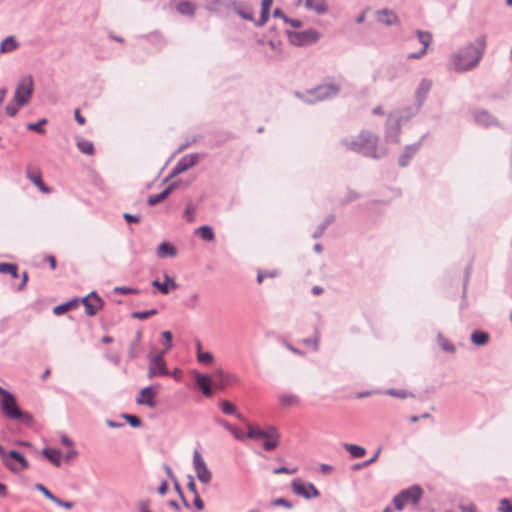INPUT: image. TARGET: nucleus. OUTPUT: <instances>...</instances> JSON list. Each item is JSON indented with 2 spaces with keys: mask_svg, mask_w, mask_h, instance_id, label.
<instances>
[{
  "mask_svg": "<svg viewBox=\"0 0 512 512\" xmlns=\"http://www.w3.org/2000/svg\"><path fill=\"white\" fill-rule=\"evenodd\" d=\"M487 38L478 36L471 42L451 55L450 62L455 72L461 73L474 69L483 57Z\"/></svg>",
  "mask_w": 512,
  "mask_h": 512,
  "instance_id": "f257e3e1",
  "label": "nucleus"
},
{
  "mask_svg": "<svg viewBox=\"0 0 512 512\" xmlns=\"http://www.w3.org/2000/svg\"><path fill=\"white\" fill-rule=\"evenodd\" d=\"M377 143L378 137L369 131H362L356 141H343V144L347 149L359 152L366 157L374 159L383 157L386 154L384 149L378 148Z\"/></svg>",
  "mask_w": 512,
  "mask_h": 512,
  "instance_id": "f03ea898",
  "label": "nucleus"
},
{
  "mask_svg": "<svg viewBox=\"0 0 512 512\" xmlns=\"http://www.w3.org/2000/svg\"><path fill=\"white\" fill-rule=\"evenodd\" d=\"M340 86L337 84H323L304 93L296 92L295 96L307 104H314L318 101H325L338 95Z\"/></svg>",
  "mask_w": 512,
  "mask_h": 512,
  "instance_id": "7ed1b4c3",
  "label": "nucleus"
},
{
  "mask_svg": "<svg viewBox=\"0 0 512 512\" xmlns=\"http://www.w3.org/2000/svg\"><path fill=\"white\" fill-rule=\"evenodd\" d=\"M1 409L4 415L8 419L21 420L26 424H30L33 421V417L30 413L22 411L18 405L15 396L7 391L0 402Z\"/></svg>",
  "mask_w": 512,
  "mask_h": 512,
  "instance_id": "20e7f679",
  "label": "nucleus"
},
{
  "mask_svg": "<svg viewBox=\"0 0 512 512\" xmlns=\"http://www.w3.org/2000/svg\"><path fill=\"white\" fill-rule=\"evenodd\" d=\"M34 90V81L31 75L21 77L16 85L14 92V102L18 106H24L29 103Z\"/></svg>",
  "mask_w": 512,
  "mask_h": 512,
  "instance_id": "39448f33",
  "label": "nucleus"
},
{
  "mask_svg": "<svg viewBox=\"0 0 512 512\" xmlns=\"http://www.w3.org/2000/svg\"><path fill=\"white\" fill-rule=\"evenodd\" d=\"M423 491L420 486L413 485L396 495L393 499L394 506L397 510H402L407 504L417 505L422 497Z\"/></svg>",
  "mask_w": 512,
  "mask_h": 512,
  "instance_id": "423d86ee",
  "label": "nucleus"
},
{
  "mask_svg": "<svg viewBox=\"0 0 512 512\" xmlns=\"http://www.w3.org/2000/svg\"><path fill=\"white\" fill-rule=\"evenodd\" d=\"M287 36L292 45L304 46L314 43L318 40L319 34L313 30L308 29L305 31H287Z\"/></svg>",
  "mask_w": 512,
  "mask_h": 512,
  "instance_id": "0eeeda50",
  "label": "nucleus"
},
{
  "mask_svg": "<svg viewBox=\"0 0 512 512\" xmlns=\"http://www.w3.org/2000/svg\"><path fill=\"white\" fill-rule=\"evenodd\" d=\"M193 468L198 480L203 484H209L212 480V473L208 469L201 453L195 450L193 453Z\"/></svg>",
  "mask_w": 512,
  "mask_h": 512,
  "instance_id": "6e6552de",
  "label": "nucleus"
},
{
  "mask_svg": "<svg viewBox=\"0 0 512 512\" xmlns=\"http://www.w3.org/2000/svg\"><path fill=\"white\" fill-rule=\"evenodd\" d=\"M164 353L153 355L150 357L147 376L152 379L157 376L170 375V371L166 367V362L163 357Z\"/></svg>",
  "mask_w": 512,
  "mask_h": 512,
  "instance_id": "1a4fd4ad",
  "label": "nucleus"
},
{
  "mask_svg": "<svg viewBox=\"0 0 512 512\" xmlns=\"http://www.w3.org/2000/svg\"><path fill=\"white\" fill-rule=\"evenodd\" d=\"M199 158V154L197 153L183 156L174 166L170 174L165 178L164 182L171 180L172 178L195 166L198 163Z\"/></svg>",
  "mask_w": 512,
  "mask_h": 512,
  "instance_id": "9d476101",
  "label": "nucleus"
},
{
  "mask_svg": "<svg viewBox=\"0 0 512 512\" xmlns=\"http://www.w3.org/2000/svg\"><path fill=\"white\" fill-rule=\"evenodd\" d=\"M292 490L295 494L306 499H312L319 496V491L312 483H304L300 479H294L292 482Z\"/></svg>",
  "mask_w": 512,
  "mask_h": 512,
  "instance_id": "9b49d317",
  "label": "nucleus"
},
{
  "mask_svg": "<svg viewBox=\"0 0 512 512\" xmlns=\"http://www.w3.org/2000/svg\"><path fill=\"white\" fill-rule=\"evenodd\" d=\"M401 123L399 118H396L394 114H389L385 128V140L395 144L399 143Z\"/></svg>",
  "mask_w": 512,
  "mask_h": 512,
  "instance_id": "f8f14e48",
  "label": "nucleus"
},
{
  "mask_svg": "<svg viewBox=\"0 0 512 512\" xmlns=\"http://www.w3.org/2000/svg\"><path fill=\"white\" fill-rule=\"evenodd\" d=\"M238 379L235 375L227 373L222 369L216 370L212 375V385L215 389L222 390L228 385L237 382Z\"/></svg>",
  "mask_w": 512,
  "mask_h": 512,
  "instance_id": "ddd939ff",
  "label": "nucleus"
},
{
  "mask_svg": "<svg viewBox=\"0 0 512 512\" xmlns=\"http://www.w3.org/2000/svg\"><path fill=\"white\" fill-rule=\"evenodd\" d=\"M82 302L85 306V312L89 316H94L103 306L102 299L94 291L84 297Z\"/></svg>",
  "mask_w": 512,
  "mask_h": 512,
  "instance_id": "4468645a",
  "label": "nucleus"
},
{
  "mask_svg": "<svg viewBox=\"0 0 512 512\" xmlns=\"http://www.w3.org/2000/svg\"><path fill=\"white\" fill-rule=\"evenodd\" d=\"M157 392L154 390L153 386H147L142 388L137 397L136 403L138 405H145L149 408H154L156 406V402L154 400Z\"/></svg>",
  "mask_w": 512,
  "mask_h": 512,
  "instance_id": "2eb2a0df",
  "label": "nucleus"
},
{
  "mask_svg": "<svg viewBox=\"0 0 512 512\" xmlns=\"http://www.w3.org/2000/svg\"><path fill=\"white\" fill-rule=\"evenodd\" d=\"M432 87V82L429 79H422L415 91L416 105L421 107L426 100L428 93Z\"/></svg>",
  "mask_w": 512,
  "mask_h": 512,
  "instance_id": "dca6fc26",
  "label": "nucleus"
},
{
  "mask_svg": "<svg viewBox=\"0 0 512 512\" xmlns=\"http://www.w3.org/2000/svg\"><path fill=\"white\" fill-rule=\"evenodd\" d=\"M163 277L164 282L162 283L159 281V279L152 281V286L157 288L162 294L167 295L171 289L175 290L178 288V284L167 273H165Z\"/></svg>",
  "mask_w": 512,
  "mask_h": 512,
  "instance_id": "f3484780",
  "label": "nucleus"
},
{
  "mask_svg": "<svg viewBox=\"0 0 512 512\" xmlns=\"http://www.w3.org/2000/svg\"><path fill=\"white\" fill-rule=\"evenodd\" d=\"M304 4V7L309 11L322 15L328 11V6L325 0H298L297 4Z\"/></svg>",
  "mask_w": 512,
  "mask_h": 512,
  "instance_id": "a211bd4d",
  "label": "nucleus"
},
{
  "mask_svg": "<svg viewBox=\"0 0 512 512\" xmlns=\"http://www.w3.org/2000/svg\"><path fill=\"white\" fill-rule=\"evenodd\" d=\"M377 21L387 26L396 25L399 22L398 16L390 9H382L376 12Z\"/></svg>",
  "mask_w": 512,
  "mask_h": 512,
  "instance_id": "6ab92c4d",
  "label": "nucleus"
},
{
  "mask_svg": "<svg viewBox=\"0 0 512 512\" xmlns=\"http://www.w3.org/2000/svg\"><path fill=\"white\" fill-rule=\"evenodd\" d=\"M195 381L197 386L201 389L202 393L210 397L213 394L211 385H212V377L204 374L197 373L195 376Z\"/></svg>",
  "mask_w": 512,
  "mask_h": 512,
  "instance_id": "aec40b11",
  "label": "nucleus"
},
{
  "mask_svg": "<svg viewBox=\"0 0 512 512\" xmlns=\"http://www.w3.org/2000/svg\"><path fill=\"white\" fill-rule=\"evenodd\" d=\"M421 142L414 143L405 147L403 154L399 158V165L405 167L408 165L414 154L418 151Z\"/></svg>",
  "mask_w": 512,
  "mask_h": 512,
  "instance_id": "412c9836",
  "label": "nucleus"
},
{
  "mask_svg": "<svg viewBox=\"0 0 512 512\" xmlns=\"http://www.w3.org/2000/svg\"><path fill=\"white\" fill-rule=\"evenodd\" d=\"M20 44L14 36H7L0 42V54L11 53L19 48Z\"/></svg>",
  "mask_w": 512,
  "mask_h": 512,
  "instance_id": "4be33fe9",
  "label": "nucleus"
},
{
  "mask_svg": "<svg viewBox=\"0 0 512 512\" xmlns=\"http://www.w3.org/2000/svg\"><path fill=\"white\" fill-rule=\"evenodd\" d=\"M41 454L49 460L55 467H60L62 464L61 452L54 448H44Z\"/></svg>",
  "mask_w": 512,
  "mask_h": 512,
  "instance_id": "5701e85b",
  "label": "nucleus"
},
{
  "mask_svg": "<svg viewBox=\"0 0 512 512\" xmlns=\"http://www.w3.org/2000/svg\"><path fill=\"white\" fill-rule=\"evenodd\" d=\"M156 254L159 258L175 257L177 250L172 244L162 242L158 245Z\"/></svg>",
  "mask_w": 512,
  "mask_h": 512,
  "instance_id": "b1692460",
  "label": "nucleus"
},
{
  "mask_svg": "<svg viewBox=\"0 0 512 512\" xmlns=\"http://www.w3.org/2000/svg\"><path fill=\"white\" fill-rule=\"evenodd\" d=\"M175 187H176V184L172 183L161 193L150 195L148 197L147 203L150 206H154V205L160 203L161 201H163L165 198H167L172 193V191L175 189Z\"/></svg>",
  "mask_w": 512,
  "mask_h": 512,
  "instance_id": "393cba45",
  "label": "nucleus"
},
{
  "mask_svg": "<svg viewBox=\"0 0 512 512\" xmlns=\"http://www.w3.org/2000/svg\"><path fill=\"white\" fill-rule=\"evenodd\" d=\"M421 107H418V105L406 107L401 110H399L396 113H393L396 118H399V123L402 121H408L410 118H412L414 115L418 113Z\"/></svg>",
  "mask_w": 512,
  "mask_h": 512,
  "instance_id": "a878e982",
  "label": "nucleus"
},
{
  "mask_svg": "<svg viewBox=\"0 0 512 512\" xmlns=\"http://www.w3.org/2000/svg\"><path fill=\"white\" fill-rule=\"evenodd\" d=\"M273 0H262L261 3V14L259 19L256 21V26L260 27L266 24L270 15V8L272 6Z\"/></svg>",
  "mask_w": 512,
  "mask_h": 512,
  "instance_id": "bb28decb",
  "label": "nucleus"
},
{
  "mask_svg": "<svg viewBox=\"0 0 512 512\" xmlns=\"http://www.w3.org/2000/svg\"><path fill=\"white\" fill-rule=\"evenodd\" d=\"M7 456L11 462H12V460H16L19 463L20 466H17L16 464H14L18 468L17 472H20L21 470H26L29 468L28 461L20 452H18L16 450H12L9 453H7Z\"/></svg>",
  "mask_w": 512,
  "mask_h": 512,
  "instance_id": "cd10ccee",
  "label": "nucleus"
},
{
  "mask_svg": "<svg viewBox=\"0 0 512 512\" xmlns=\"http://www.w3.org/2000/svg\"><path fill=\"white\" fill-rule=\"evenodd\" d=\"M343 448L349 452L353 459L361 458L366 454V449L356 444L344 443Z\"/></svg>",
  "mask_w": 512,
  "mask_h": 512,
  "instance_id": "c85d7f7f",
  "label": "nucleus"
},
{
  "mask_svg": "<svg viewBox=\"0 0 512 512\" xmlns=\"http://www.w3.org/2000/svg\"><path fill=\"white\" fill-rule=\"evenodd\" d=\"M471 342L476 346H484L489 341V334L484 331L475 330L471 334Z\"/></svg>",
  "mask_w": 512,
  "mask_h": 512,
  "instance_id": "c756f323",
  "label": "nucleus"
},
{
  "mask_svg": "<svg viewBox=\"0 0 512 512\" xmlns=\"http://www.w3.org/2000/svg\"><path fill=\"white\" fill-rule=\"evenodd\" d=\"M27 178L32 182L34 183L40 191H42L43 193H49L51 190L49 187H47L44 182L42 181V177H41V174L40 173H31V172H27L26 174Z\"/></svg>",
  "mask_w": 512,
  "mask_h": 512,
  "instance_id": "7c9ffc66",
  "label": "nucleus"
},
{
  "mask_svg": "<svg viewBox=\"0 0 512 512\" xmlns=\"http://www.w3.org/2000/svg\"><path fill=\"white\" fill-rule=\"evenodd\" d=\"M278 399H279L280 404L283 407H291V406H295L299 403V398L295 394H289V393L281 394Z\"/></svg>",
  "mask_w": 512,
  "mask_h": 512,
  "instance_id": "2f4dec72",
  "label": "nucleus"
},
{
  "mask_svg": "<svg viewBox=\"0 0 512 512\" xmlns=\"http://www.w3.org/2000/svg\"><path fill=\"white\" fill-rule=\"evenodd\" d=\"M76 145L78 149L84 154L92 155L94 153V145L89 140L78 138Z\"/></svg>",
  "mask_w": 512,
  "mask_h": 512,
  "instance_id": "473e14b6",
  "label": "nucleus"
},
{
  "mask_svg": "<svg viewBox=\"0 0 512 512\" xmlns=\"http://www.w3.org/2000/svg\"><path fill=\"white\" fill-rule=\"evenodd\" d=\"M474 119L477 123L489 126L493 123L494 118L487 111H478L474 115Z\"/></svg>",
  "mask_w": 512,
  "mask_h": 512,
  "instance_id": "72a5a7b5",
  "label": "nucleus"
},
{
  "mask_svg": "<svg viewBox=\"0 0 512 512\" xmlns=\"http://www.w3.org/2000/svg\"><path fill=\"white\" fill-rule=\"evenodd\" d=\"M0 273L2 274H10L13 278H18V267L13 263H0Z\"/></svg>",
  "mask_w": 512,
  "mask_h": 512,
  "instance_id": "f704fd0d",
  "label": "nucleus"
},
{
  "mask_svg": "<svg viewBox=\"0 0 512 512\" xmlns=\"http://www.w3.org/2000/svg\"><path fill=\"white\" fill-rule=\"evenodd\" d=\"M78 305V300H71V301H68V302H65V303H62L60 305H57L54 307L53 309V313L55 315H62L64 314L65 312H67L68 310H70L71 308L75 307Z\"/></svg>",
  "mask_w": 512,
  "mask_h": 512,
  "instance_id": "c9c22d12",
  "label": "nucleus"
},
{
  "mask_svg": "<svg viewBox=\"0 0 512 512\" xmlns=\"http://www.w3.org/2000/svg\"><path fill=\"white\" fill-rule=\"evenodd\" d=\"M177 11L183 15H193L195 11L194 5L189 1L180 2L177 7Z\"/></svg>",
  "mask_w": 512,
  "mask_h": 512,
  "instance_id": "e433bc0d",
  "label": "nucleus"
},
{
  "mask_svg": "<svg viewBox=\"0 0 512 512\" xmlns=\"http://www.w3.org/2000/svg\"><path fill=\"white\" fill-rule=\"evenodd\" d=\"M437 341H438V344L440 345V347L442 348V350H444L445 352H449V353L455 352V346L447 338H445L442 334L437 335Z\"/></svg>",
  "mask_w": 512,
  "mask_h": 512,
  "instance_id": "4c0bfd02",
  "label": "nucleus"
},
{
  "mask_svg": "<svg viewBox=\"0 0 512 512\" xmlns=\"http://www.w3.org/2000/svg\"><path fill=\"white\" fill-rule=\"evenodd\" d=\"M197 231L199 232L201 238L205 241H212L215 238L213 229L208 225L199 227Z\"/></svg>",
  "mask_w": 512,
  "mask_h": 512,
  "instance_id": "58836bf2",
  "label": "nucleus"
},
{
  "mask_svg": "<svg viewBox=\"0 0 512 512\" xmlns=\"http://www.w3.org/2000/svg\"><path fill=\"white\" fill-rule=\"evenodd\" d=\"M416 35L418 41L423 45L424 48H428L432 41V35L428 31L417 30Z\"/></svg>",
  "mask_w": 512,
  "mask_h": 512,
  "instance_id": "ea45409f",
  "label": "nucleus"
},
{
  "mask_svg": "<svg viewBox=\"0 0 512 512\" xmlns=\"http://www.w3.org/2000/svg\"><path fill=\"white\" fill-rule=\"evenodd\" d=\"M273 430V437L272 438H265L266 441L264 442V448L268 451H271L275 449L278 445V439H279V433L275 428H272Z\"/></svg>",
  "mask_w": 512,
  "mask_h": 512,
  "instance_id": "a19ab883",
  "label": "nucleus"
},
{
  "mask_svg": "<svg viewBox=\"0 0 512 512\" xmlns=\"http://www.w3.org/2000/svg\"><path fill=\"white\" fill-rule=\"evenodd\" d=\"M47 123V119L46 118H41L38 122L36 123H28L26 125L27 129L28 130H31V131H34V132H37L39 134H44L45 133V129L43 128V126Z\"/></svg>",
  "mask_w": 512,
  "mask_h": 512,
  "instance_id": "79ce46f5",
  "label": "nucleus"
},
{
  "mask_svg": "<svg viewBox=\"0 0 512 512\" xmlns=\"http://www.w3.org/2000/svg\"><path fill=\"white\" fill-rule=\"evenodd\" d=\"M0 457L2 458V462L3 464L11 471V472H14V473H17L18 471V468L14 465L13 462H11L9 459H8V456H7V452L5 451L4 447L2 445H0Z\"/></svg>",
  "mask_w": 512,
  "mask_h": 512,
  "instance_id": "37998d69",
  "label": "nucleus"
},
{
  "mask_svg": "<svg viewBox=\"0 0 512 512\" xmlns=\"http://www.w3.org/2000/svg\"><path fill=\"white\" fill-rule=\"evenodd\" d=\"M197 360L201 364L210 365L214 361V356L210 352L199 351V353H197Z\"/></svg>",
  "mask_w": 512,
  "mask_h": 512,
  "instance_id": "c03bdc74",
  "label": "nucleus"
},
{
  "mask_svg": "<svg viewBox=\"0 0 512 512\" xmlns=\"http://www.w3.org/2000/svg\"><path fill=\"white\" fill-rule=\"evenodd\" d=\"M266 434L267 433L265 430H262L258 427H253L251 425L248 426L247 437H249V438L259 439V438H263L264 436H266Z\"/></svg>",
  "mask_w": 512,
  "mask_h": 512,
  "instance_id": "a18cd8bd",
  "label": "nucleus"
},
{
  "mask_svg": "<svg viewBox=\"0 0 512 512\" xmlns=\"http://www.w3.org/2000/svg\"><path fill=\"white\" fill-rule=\"evenodd\" d=\"M220 408L222 410V412L224 414H227V415H233V414H236V407L234 404H232L231 402L227 401V400H222L220 402Z\"/></svg>",
  "mask_w": 512,
  "mask_h": 512,
  "instance_id": "49530a36",
  "label": "nucleus"
},
{
  "mask_svg": "<svg viewBox=\"0 0 512 512\" xmlns=\"http://www.w3.org/2000/svg\"><path fill=\"white\" fill-rule=\"evenodd\" d=\"M195 211H196V207L194 206V204L188 203L184 210L183 217L188 222H193L195 220Z\"/></svg>",
  "mask_w": 512,
  "mask_h": 512,
  "instance_id": "de8ad7c7",
  "label": "nucleus"
},
{
  "mask_svg": "<svg viewBox=\"0 0 512 512\" xmlns=\"http://www.w3.org/2000/svg\"><path fill=\"white\" fill-rule=\"evenodd\" d=\"M157 314V310L156 309H151V310H146V311H136V312H133L132 313V317L134 319H139V320H145L153 315Z\"/></svg>",
  "mask_w": 512,
  "mask_h": 512,
  "instance_id": "09e8293b",
  "label": "nucleus"
},
{
  "mask_svg": "<svg viewBox=\"0 0 512 512\" xmlns=\"http://www.w3.org/2000/svg\"><path fill=\"white\" fill-rule=\"evenodd\" d=\"M122 417L134 428L140 427L142 422L140 418L131 414H123Z\"/></svg>",
  "mask_w": 512,
  "mask_h": 512,
  "instance_id": "8fccbe9b",
  "label": "nucleus"
},
{
  "mask_svg": "<svg viewBox=\"0 0 512 512\" xmlns=\"http://www.w3.org/2000/svg\"><path fill=\"white\" fill-rule=\"evenodd\" d=\"M35 489L40 491L47 499L51 501H53L55 498V495L41 483L35 484Z\"/></svg>",
  "mask_w": 512,
  "mask_h": 512,
  "instance_id": "3c124183",
  "label": "nucleus"
},
{
  "mask_svg": "<svg viewBox=\"0 0 512 512\" xmlns=\"http://www.w3.org/2000/svg\"><path fill=\"white\" fill-rule=\"evenodd\" d=\"M319 340H320V337H319L318 333H316L314 337L304 339L303 342L305 345L310 346L313 348V350L317 351L318 346H319Z\"/></svg>",
  "mask_w": 512,
  "mask_h": 512,
  "instance_id": "603ef678",
  "label": "nucleus"
},
{
  "mask_svg": "<svg viewBox=\"0 0 512 512\" xmlns=\"http://www.w3.org/2000/svg\"><path fill=\"white\" fill-rule=\"evenodd\" d=\"M498 510L500 512H512V503L508 499L503 498L500 500Z\"/></svg>",
  "mask_w": 512,
  "mask_h": 512,
  "instance_id": "864d4df0",
  "label": "nucleus"
},
{
  "mask_svg": "<svg viewBox=\"0 0 512 512\" xmlns=\"http://www.w3.org/2000/svg\"><path fill=\"white\" fill-rule=\"evenodd\" d=\"M162 337L165 339L166 341V347L164 349V351H162L163 353H166L167 351H169L171 348H172V333L170 331H164L162 332Z\"/></svg>",
  "mask_w": 512,
  "mask_h": 512,
  "instance_id": "5fc2aeb1",
  "label": "nucleus"
},
{
  "mask_svg": "<svg viewBox=\"0 0 512 512\" xmlns=\"http://www.w3.org/2000/svg\"><path fill=\"white\" fill-rule=\"evenodd\" d=\"M52 502L60 507L65 508V509H71L74 507L73 502L62 500V499L58 498L57 496H55V498L53 499Z\"/></svg>",
  "mask_w": 512,
  "mask_h": 512,
  "instance_id": "6e6d98bb",
  "label": "nucleus"
},
{
  "mask_svg": "<svg viewBox=\"0 0 512 512\" xmlns=\"http://www.w3.org/2000/svg\"><path fill=\"white\" fill-rule=\"evenodd\" d=\"M114 292L117 294H135L138 290L126 286H119L114 288Z\"/></svg>",
  "mask_w": 512,
  "mask_h": 512,
  "instance_id": "4d7b16f0",
  "label": "nucleus"
},
{
  "mask_svg": "<svg viewBox=\"0 0 512 512\" xmlns=\"http://www.w3.org/2000/svg\"><path fill=\"white\" fill-rule=\"evenodd\" d=\"M273 506H283L286 508H292V503L284 498H277L272 501Z\"/></svg>",
  "mask_w": 512,
  "mask_h": 512,
  "instance_id": "13d9d810",
  "label": "nucleus"
},
{
  "mask_svg": "<svg viewBox=\"0 0 512 512\" xmlns=\"http://www.w3.org/2000/svg\"><path fill=\"white\" fill-rule=\"evenodd\" d=\"M297 468L289 469L287 467H279L273 470L274 474H295L297 472Z\"/></svg>",
  "mask_w": 512,
  "mask_h": 512,
  "instance_id": "bf43d9fd",
  "label": "nucleus"
},
{
  "mask_svg": "<svg viewBox=\"0 0 512 512\" xmlns=\"http://www.w3.org/2000/svg\"><path fill=\"white\" fill-rule=\"evenodd\" d=\"M138 355H139V346L135 347V341H132V343L130 344L129 351H128V356L131 359H134V358L138 357Z\"/></svg>",
  "mask_w": 512,
  "mask_h": 512,
  "instance_id": "052dcab7",
  "label": "nucleus"
},
{
  "mask_svg": "<svg viewBox=\"0 0 512 512\" xmlns=\"http://www.w3.org/2000/svg\"><path fill=\"white\" fill-rule=\"evenodd\" d=\"M188 479H189V481L187 483L188 490L191 491L194 495H198L199 493L197 491L196 483H195L193 476H189Z\"/></svg>",
  "mask_w": 512,
  "mask_h": 512,
  "instance_id": "680f3d73",
  "label": "nucleus"
},
{
  "mask_svg": "<svg viewBox=\"0 0 512 512\" xmlns=\"http://www.w3.org/2000/svg\"><path fill=\"white\" fill-rule=\"evenodd\" d=\"M229 432L234 436L235 439L239 441H242L245 438V435L240 430L233 426L231 427V430H229Z\"/></svg>",
  "mask_w": 512,
  "mask_h": 512,
  "instance_id": "e2e57ef3",
  "label": "nucleus"
},
{
  "mask_svg": "<svg viewBox=\"0 0 512 512\" xmlns=\"http://www.w3.org/2000/svg\"><path fill=\"white\" fill-rule=\"evenodd\" d=\"M123 217L129 223H138L140 221V216L139 215H133V214H130V213H124Z\"/></svg>",
  "mask_w": 512,
  "mask_h": 512,
  "instance_id": "0e129e2a",
  "label": "nucleus"
},
{
  "mask_svg": "<svg viewBox=\"0 0 512 512\" xmlns=\"http://www.w3.org/2000/svg\"><path fill=\"white\" fill-rule=\"evenodd\" d=\"M193 505L199 511L204 509V502L200 498L199 494L198 495H194Z\"/></svg>",
  "mask_w": 512,
  "mask_h": 512,
  "instance_id": "69168bd1",
  "label": "nucleus"
},
{
  "mask_svg": "<svg viewBox=\"0 0 512 512\" xmlns=\"http://www.w3.org/2000/svg\"><path fill=\"white\" fill-rule=\"evenodd\" d=\"M138 508L140 512H152L149 509V501L148 500H142L138 504Z\"/></svg>",
  "mask_w": 512,
  "mask_h": 512,
  "instance_id": "338daca9",
  "label": "nucleus"
},
{
  "mask_svg": "<svg viewBox=\"0 0 512 512\" xmlns=\"http://www.w3.org/2000/svg\"><path fill=\"white\" fill-rule=\"evenodd\" d=\"M459 508L462 512H476L474 504L460 505Z\"/></svg>",
  "mask_w": 512,
  "mask_h": 512,
  "instance_id": "774afa93",
  "label": "nucleus"
}]
</instances>
